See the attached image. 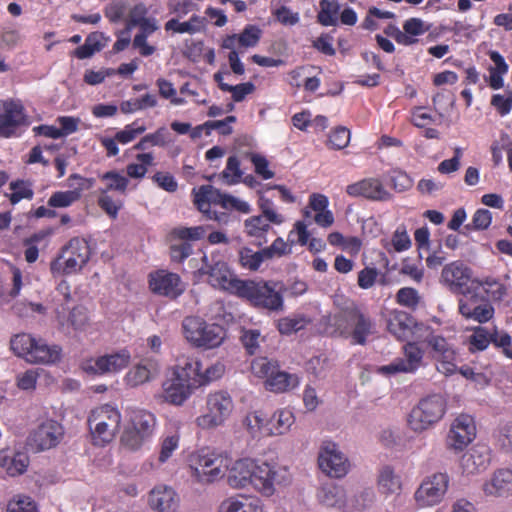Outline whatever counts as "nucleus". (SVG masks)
<instances>
[{"label":"nucleus","mask_w":512,"mask_h":512,"mask_svg":"<svg viewBox=\"0 0 512 512\" xmlns=\"http://www.w3.org/2000/svg\"><path fill=\"white\" fill-rule=\"evenodd\" d=\"M331 324L340 335L351 336L353 343L364 345L375 332V324L370 316L354 302H345L339 312L331 317Z\"/></svg>","instance_id":"1"},{"label":"nucleus","mask_w":512,"mask_h":512,"mask_svg":"<svg viewBox=\"0 0 512 512\" xmlns=\"http://www.w3.org/2000/svg\"><path fill=\"white\" fill-rule=\"evenodd\" d=\"M10 349L18 357L33 364H51L59 360L60 349L28 333H18L10 339Z\"/></svg>","instance_id":"2"},{"label":"nucleus","mask_w":512,"mask_h":512,"mask_svg":"<svg viewBox=\"0 0 512 512\" xmlns=\"http://www.w3.org/2000/svg\"><path fill=\"white\" fill-rule=\"evenodd\" d=\"M447 401L440 394H432L419 400L407 416L411 431L421 434L436 425L445 415Z\"/></svg>","instance_id":"3"},{"label":"nucleus","mask_w":512,"mask_h":512,"mask_svg":"<svg viewBox=\"0 0 512 512\" xmlns=\"http://www.w3.org/2000/svg\"><path fill=\"white\" fill-rule=\"evenodd\" d=\"M184 338L194 347L212 349L222 344L225 330L215 323H207L198 316H187L182 321Z\"/></svg>","instance_id":"4"},{"label":"nucleus","mask_w":512,"mask_h":512,"mask_svg":"<svg viewBox=\"0 0 512 512\" xmlns=\"http://www.w3.org/2000/svg\"><path fill=\"white\" fill-rule=\"evenodd\" d=\"M121 420L120 411L112 405L104 404L92 409L87 422L94 444L110 443L119 431Z\"/></svg>","instance_id":"5"},{"label":"nucleus","mask_w":512,"mask_h":512,"mask_svg":"<svg viewBox=\"0 0 512 512\" xmlns=\"http://www.w3.org/2000/svg\"><path fill=\"white\" fill-rule=\"evenodd\" d=\"M291 481L292 476L287 467L254 460L250 486L263 497H272L277 485L287 486Z\"/></svg>","instance_id":"6"},{"label":"nucleus","mask_w":512,"mask_h":512,"mask_svg":"<svg viewBox=\"0 0 512 512\" xmlns=\"http://www.w3.org/2000/svg\"><path fill=\"white\" fill-rule=\"evenodd\" d=\"M282 288L277 282L242 281L237 295L247 298L256 307L280 311L284 307Z\"/></svg>","instance_id":"7"},{"label":"nucleus","mask_w":512,"mask_h":512,"mask_svg":"<svg viewBox=\"0 0 512 512\" xmlns=\"http://www.w3.org/2000/svg\"><path fill=\"white\" fill-rule=\"evenodd\" d=\"M201 261L198 273L206 276L211 286L237 294L242 280L235 277L220 254H203Z\"/></svg>","instance_id":"8"},{"label":"nucleus","mask_w":512,"mask_h":512,"mask_svg":"<svg viewBox=\"0 0 512 512\" xmlns=\"http://www.w3.org/2000/svg\"><path fill=\"white\" fill-rule=\"evenodd\" d=\"M90 247L84 238H72L62 249L61 254L51 263L54 275H69L79 272L89 261Z\"/></svg>","instance_id":"9"},{"label":"nucleus","mask_w":512,"mask_h":512,"mask_svg":"<svg viewBox=\"0 0 512 512\" xmlns=\"http://www.w3.org/2000/svg\"><path fill=\"white\" fill-rule=\"evenodd\" d=\"M450 476L446 472H435L426 476L413 494L417 508L426 509L440 505L448 492Z\"/></svg>","instance_id":"10"},{"label":"nucleus","mask_w":512,"mask_h":512,"mask_svg":"<svg viewBox=\"0 0 512 512\" xmlns=\"http://www.w3.org/2000/svg\"><path fill=\"white\" fill-rule=\"evenodd\" d=\"M155 424L156 419L152 413L144 410L134 412L121 435L122 448L131 452L138 451L152 435Z\"/></svg>","instance_id":"11"},{"label":"nucleus","mask_w":512,"mask_h":512,"mask_svg":"<svg viewBox=\"0 0 512 512\" xmlns=\"http://www.w3.org/2000/svg\"><path fill=\"white\" fill-rule=\"evenodd\" d=\"M194 203L197 208L207 214L209 219H216V212L210 211V203L220 204L225 209H235L241 213H249L250 205L237 197L229 194L221 193L218 189L211 185L201 186L197 191L194 190Z\"/></svg>","instance_id":"12"},{"label":"nucleus","mask_w":512,"mask_h":512,"mask_svg":"<svg viewBox=\"0 0 512 512\" xmlns=\"http://www.w3.org/2000/svg\"><path fill=\"white\" fill-rule=\"evenodd\" d=\"M206 409V413L196 418V424L201 429H215L222 426L230 417L234 403L227 392L218 391L208 395Z\"/></svg>","instance_id":"13"},{"label":"nucleus","mask_w":512,"mask_h":512,"mask_svg":"<svg viewBox=\"0 0 512 512\" xmlns=\"http://www.w3.org/2000/svg\"><path fill=\"white\" fill-rule=\"evenodd\" d=\"M318 467L328 477L340 479L345 477L351 463L340 446L332 441H324L318 452Z\"/></svg>","instance_id":"14"},{"label":"nucleus","mask_w":512,"mask_h":512,"mask_svg":"<svg viewBox=\"0 0 512 512\" xmlns=\"http://www.w3.org/2000/svg\"><path fill=\"white\" fill-rule=\"evenodd\" d=\"M227 456L217 453H201L193 457L191 470L200 482H213L222 478L228 469Z\"/></svg>","instance_id":"15"},{"label":"nucleus","mask_w":512,"mask_h":512,"mask_svg":"<svg viewBox=\"0 0 512 512\" xmlns=\"http://www.w3.org/2000/svg\"><path fill=\"white\" fill-rule=\"evenodd\" d=\"M476 436L474 419L467 414H461L454 419L447 436V448L454 452L462 451Z\"/></svg>","instance_id":"16"},{"label":"nucleus","mask_w":512,"mask_h":512,"mask_svg":"<svg viewBox=\"0 0 512 512\" xmlns=\"http://www.w3.org/2000/svg\"><path fill=\"white\" fill-rule=\"evenodd\" d=\"M63 437V426L56 420L47 419L31 432L28 441L37 451H44L56 447Z\"/></svg>","instance_id":"17"},{"label":"nucleus","mask_w":512,"mask_h":512,"mask_svg":"<svg viewBox=\"0 0 512 512\" xmlns=\"http://www.w3.org/2000/svg\"><path fill=\"white\" fill-rule=\"evenodd\" d=\"M377 485L381 495L385 499L393 496V500L388 503V510L395 511L402 506L401 493L403 482L400 474L392 466H384L379 470Z\"/></svg>","instance_id":"18"},{"label":"nucleus","mask_w":512,"mask_h":512,"mask_svg":"<svg viewBox=\"0 0 512 512\" xmlns=\"http://www.w3.org/2000/svg\"><path fill=\"white\" fill-rule=\"evenodd\" d=\"M346 193L352 197H363L377 202H388L393 199V194L385 188L380 179L375 177L349 184L346 187Z\"/></svg>","instance_id":"19"},{"label":"nucleus","mask_w":512,"mask_h":512,"mask_svg":"<svg viewBox=\"0 0 512 512\" xmlns=\"http://www.w3.org/2000/svg\"><path fill=\"white\" fill-rule=\"evenodd\" d=\"M428 345L432 348L437 370L446 376L454 374L457 369V355L452 345L445 338L437 335L429 337Z\"/></svg>","instance_id":"20"},{"label":"nucleus","mask_w":512,"mask_h":512,"mask_svg":"<svg viewBox=\"0 0 512 512\" xmlns=\"http://www.w3.org/2000/svg\"><path fill=\"white\" fill-rule=\"evenodd\" d=\"M149 285L152 292L171 299L177 298L185 290L179 275L164 270L151 274Z\"/></svg>","instance_id":"21"},{"label":"nucleus","mask_w":512,"mask_h":512,"mask_svg":"<svg viewBox=\"0 0 512 512\" xmlns=\"http://www.w3.org/2000/svg\"><path fill=\"white\" fill-rule=\"evenodd\" d=\"M131 360V355L127 350L117 353L104 355L97 359L90 360L84 365V370L95 374L116 373L126 368Z\"/></svg>","instance_id":"22"},{"label":"nucleus","mask_w":512,"mask_h":512,"mask_svg":"<svg viewBox=\"0 0 512 512\" xmlns=\"http://www.w3.org/2000/svg\"><path fill=\"white\" fill-rule=\"evenodd\" d=\"M24 108L14 101H0V136L10 137L14 130L25 124Z\"/></svg>","instance_id":"23"},{"label":"nucleus","mask_w":512,"mask_h":512,"mask_svg":"<svg viewBox=\"0 0 512 512\" xmlns=\"http://www.w3.org/2000/svg\"><path fill=\"white\" fill-rule=\"evenodd\" d=\"M55 314L56 320L63 330L72 328L75 331H83L89 325L88 311L83 306H76L70 310L61 304L56 308Z\"/></svg>","instance_id":"24"},{"label":"nucleus","mask_w":512,"mask_h":512,"mask_svg":"<svg viewBox=\"0 0 512 512\" xmlns=\"http://www.w3.org/2000/svg\"><path fill=\"white\" fill-rule=\"evenodd\" d=\"M70 186H75L73 190L58 191L51 195L48 205L54 208L68 207L81 197V191L89 189L92 181L84 179L79 175H71L69 177Z\"/></svg>","instance_id":"25"},{"label":"nucleus","mask_w":512,"mask_h":512,"mask_svg":"<svg viewBox=\"0 0 512 512\" xmlns=\"http://www.w3.org/2000/svg\"><path fill=\"white\" fill-rule=\"evenodd\" d=\"M482 490L489 497H508L512 495V470L500 468L483 483Z\"/></svg>","instance_id":"26"},{"label":"nucleus","mask_w":512,"mask_h":512,"mask_svg":"<svg viewBox=\"0 0 512 512\" xmlns=\"http://www.w3.org/2000/svg\"><path fill=\"white\" fill-rule=\"evenodd\" d=\"M252 459H238L234 462H228L227 483L234 489H242L250 486L253 475Z\"/></svg>","instance_id":"27"},{"label":"nucleus","mask_w":512,"mask_h":512,"mask_svg":"<svg viewBox=\"0 0 512 512\" xmlns=\"http://www.w3.org/2000/svg\"><path fill=\"white\" fill-rule=\"evenodd\" d=\"M489 463L490 454L488 448L476 445L462 455L460 467L463 474L473 475L485 470Z\"/></svg>","instance_id":"28"},{"label":"nucleus","mask_w":512,"mask_h":512,"mask_svg":"<svg viewBox=\"0 0 512 512\" xmlns=\"http://www.w3.org/2000/svg\"><path fill=\"white\" fill-rule=\"evenodd\" d=\"M262 31L255 25H247L239 34L226 36L222 40L221 47L223 49H234L240 52L241 49L255 47L261 38Z\"/></svg>","instance_id":"29"},{"label":"nucleus","mask_w":512,"mask_h":512,"mask_svg":"<svg viewBox=\"0 0 512 512\" xmlns=\"http://www.w3.org/2000/svg\"><path fill=\"white\" fill-rule=\"evenodd\" d=\"M195 385L178 379L173 374L172 378L163 384V393L161 397L164 401L173 405H182L191 395Z\"/></svg>","instance_id":"30"},{"label":"nucleus","mask_w":512,"mask_h":512,"mask_svg":"<svg viewBox=\"0 0 512 512\" xmlns=\"http://www.w3.org/2000/svg\"><path fill=\"white\" fill-rule=\"evenodd\" d=\"M173 374L181 381L197 386L198 378L201 376V363L190 355L180 354L176 358Z\"/></svg>","instance_id":"31"},{"label":"nucleus","mask_w":512,"mask_h":512,"mask_svg":"<svg viewBox=\"0 0 512 512\" xmlns=\"http://www.w3.org/2000/svg\"><path fill=\"white\" fill-rule=\"evenodd\" d=\"M459 312L467 319H472L478 323H486L492 319L494 308L488 302L478 304L473 298L462 299L459 304Z\"/></svg>","instance_id":"32"},{"label":"nucleus","mask_w":512,"mask_h":512,"mask_svg":"<svg viewBox=\"0 0 512 512\" xmlns=\"http://www.w3.org/2000/svg\"><path fill=\"white\" fill-rule=\"evenodd\" d=\"M442 280L454 292H463V287L470 279L469 269L460 262L446 265L441 274Z\"/></svg>","instance_id":"33"},{"label":"nucleus","mask_w":512,"mask_h":512,"mask_svg":"<svg viewBox=\"0 0 512 512\" xmlns=\"http://www.w3.org/2000/svg\"><path fill=\"white\" fill-rule=\"evenodd\" d=\"M149 505L156 512H170L177 505L176 493L170 487L158 486L150 492Z\"/></svg>","instance_id":"34"},{"label":"nucleus","mask_w":512,"mask_h":512,"mask_svg":"<svg viewBox=\"0 0 512 512\" xmlns=\"http://www.w3.org/2000/svg\"><path fill=\"white\" fill-rule=\"evenodd\" d=\"M158 374L157 364L154 362L139 363L132 367L125 375L124 381L130 387H137L155 378Z\"/></svg>","instance_id":"35"},{"label":"nucleus","mask_w":512,"mask_h":512,"mask_svg":"<svg viewBox=\"0 0 512 512\" xmlns=\"http://www.w3.org/2000/svg\"><path fill=\"white\" fill-rule=\"evenodd\" d=\"M317 500L326 507H345L346 491L345 489L333 483L322 485L317 491Z\"/></svg>","instance_id":"36"},{"label":"nucleus","mask_w":512,"mask_h":512,"mask_svg":"<svg viewBox=\"0 0 512 512\" xmlns=\"http://www.w3.org/2000/svg\"><path fill=\"white\" fill-rule=\"evenodd\" d=\"M29 465V457L25 453H10L7 450L0 451V468L5 469L9 476H17L24 473Z\"/></svg>","instance_id":"37"},{"label":"nucleus","mask_w":512,"mask_h":512,"mask_svg":"<svg viewBox=\"0 0 512 512\" xmlns=\"http://www.w3.org/2000/svg\"><path fill=\"white\" fill-rule=\"evenodd\" d=\"M294 422L295 417L290 410H278L268 419L266 435H284L290 431Z\"/></svg>","instance_id":"38"},{"label":"nucleus","mask_w":512,"mask_h":512,"mask_svg":"<svg viewBox=\"0 0 512 512\" xmlns=\"http://www.w3.org/2000/svg\"><path fill=\"white\" fill-rule=\"evenodd\" d=\"M264 505L258 498L230 497L220 505V512H263Z\"/></svg>","instance_id":"39"},{"label":"nucleus","mask_w":512,"mask_h":512,"mask_svg":"<svg viewBox=\"0 0 512 512\" xmlns=\"http://www.w3.org/2000/svg\"><path fill=\"white\" fill-rule=\"evenodd\" d=\"M266 388L270 391L282 393L290 391L299 385V378L295 374L280 371L278 368L265 382Z\"/></svg>","instance_id":"40"},{"label":"nucleus","mask_w":512,"mask_h":512,"mask_svg":"<svg viewBox=\"0 0 512 512\" xmlns=\"http://www.w3.org/2000/svg\"><path fill=\"white\" fill-rule=\"evenodd\" d=\"M413 319L403 311L393 312L387 323V328L396 338L400 340L406 339L410 332Z\"/></svg>","instance_id":"41"},{"label":"nucleus","mask_w":512,"mask_h":512,"mask_svg":"<svg viewBox=\"0 0 512 512\" xmlns=\"http://www.w3.org/2000/svg\"><path fill=\"white\" fill-rule=\"evenodd\" d=\"M270 225L262 216H252L244 221V231L249 237L258 239L257 244L262 245L266 242L265 235L269 231Z\"/></svg>","instance_id":"42"},{"label":"nucleus","mask_w":512,"mask_h":512,"mask_svg":"<svg viewBox=\"0 0 512 512\" xmlns=\"http://www.w3.org/2000/svg\"><path fill=\"white\" fill-rule=\"evenodd\" d=\"M268 419L260 411H253L246 415L243 424L252 437L266 435Z\"/></svg>","instance_id":"43"},{"label":"nucleus","mask_w":512,"mask_h":512,"mask_svg":"<svg viewBox=\"0 0 512 512\" xmlns=\"http://www.w3.org/2000/svg\"><path fill=\"white\" fill-rule=\"evenodd\" d=\"M423 351L415 343H407L404 346V358H399L407 373L416 371L422 364Z\"/></svg>","instance_id":"44"},{"label":"nucleus","mask_w":512,"mask_h":512,"mask_svg":"<svg viewBox=\"0 0 512 512\" xmlns=\"http://www.w3.org/2000/svg\"><path fill=\"white\" fill-rule=\"evenodd\" d=\"M338 0H321L320 11L317 15L319 23L324 26H333L337 22L339 12Z\"/></svg>","instance_id":"45"},{"label":"nucleus","mask_w":512,"mask_h":512,"mask_svg":"<svg viewBox=\"0 0 512 512\" xmlns=\"http://www.w3.org/2000/svg\"><path fill=\"white\" fill-rule=\"evenodd\" d=\"M157 105V98L155 95L146 94L141 98H135L127 101H123L120 104V110L124 114L134 113L138 110L146 108H152Z\"/></svg>","instance_id":"46"},{"label":"nucleus","mask_w":512,"mask_h":512,"mask_svg":"<svg viewBox=\"0 0 512 512\" xmlns=\"http://www.w3.org/2000/svg\"><path fill=\"white\" fill-rule=\"evenodd\" d=\"M428 30L424 22L419 18H410L405 21L403 25L402 34L409 38V43H402V45L410 46L418 42L417 36L423 35Z\"/></svg>","instance_id":"47"},{"label":"nucleus","mask_w":512,"mask_h":512,"mask_svg":"<svg viewBox=\"0 0 512 512\" xmlns=\"http://www.w3.org/2000/svg\"><path fill=\"white\" fill-rule=\"evenodd\" d=\"M375 494L371 489H365L360 491L358 494L346 498L345 507L353 512V511H361L371 505L374 501Z\"/></svg>","instance_id":"48"},{"label":"nucleus","mask_w":512,"mask_h":512,"mask_svg":"<svg viewBox=\"0 0 512 512\" xmlns=\"http://www.w3.org/2000/svg\"><path fill=\"white\" fill-rule=\"evenodd\" d=\"M239 260L244 268L257 270L261 263L267 260V258L263 253V249L254 252L252 249L245 247L242 248L239 252Z\"/></svg>","instance_id":"49"},{"label":"nucleus","mask_w":512,"mask_h":512,"mask_svg":"<svg viewBox=\"0 0 512 512\" xmlns=\"http://www.w3.org/2000/svg\"><path fill=\"white\" fill-rule=\"evenodd\" d=\"M309 323L303 315L284 317L278 321L277 327L281 334H291L303 329Z\"/></svg>","instance_id":"50"},{"label":"nucleus","mask_w":512,"mask_h":512,"mask_svg":"<svg viewBox=\"0 0 512 512\" xmlns=\"http://www.w3.org/2000/svg\"><path fill=\"white\" fill-rule=\"evenodd\" d=\"M243 173L240 169V161L236 156H230L227 160L226 168L219 177L227 184L234 185L238 183Z\"/></svg>","instance_id":"51"},{"label":"nucleus","mask_w":512,"mask_h":512,"mask_svg":"<svg viewBox=\"0 0 512 512\" xmlns=\"http://www.w3.org/2000/svg\"><path fill=\"white\" fill-rule=\"evenodd\" d=\"M136 159L138 163L127 166V174L132 178H142L147 172V167L153 165V156L151 153H143L138 154Z\"/></svg>","instance_id":"52"},{"label":"nucleus","mask_w":512,"mask_h":512,"mask_svg":"<svg viewBox=\"0 0 512 512\" xmlns=\"http://www.w3.org/2000/svg\"><path fill=\"white\" fill-rule=\"evenodd\" d=\"M492 332H489L484 327H476L473 334L469 337V343L471 345L470 350H485L491 343Z\"/></svg>","instance_id":"53"},{"label":"nucleus","mask_w":512,"mask_h":512,"mask_svg":"<svg viewBox=\"0 0 512 512\" xmlns=\"http://www.w3.org/2000/svg\"><path fill=\"white\" fill-rule=\"evenodd\" d=\"M389 246L396 252H402L411 247V240L404 226H399L393 233L391 241L385 246L388 251H390Z\"/></svg>","instance_id":"54"},{"label":"nucleus","mask_w":512,"mask_h":512,"mask_svg":"<svg viewBox=\"0 0 512 512\" xmlns=\"http://www.w3.org/2000/svg\"><path fill=\"white\" fill-rule=\"evenodd\" d=\"M6 512H37V507L30 497L17 495L8 502Z\"/></svg>","instance_id":"55"},{"label":"nucleus","mask_w":512,"mask_h":512,"mask_svg":"<svg viewBox=\"0 0 512 512\" xmlns=\"http://www.w3.org/2000/svg\"><path fill=\"white\" fill-rule=\"evenodd\" d=\"M350 142V131L344 127H336L329 135L328 145L332 149L341 150L348 146Z\"/></svg>","instance_id":"56"},{"label":"nucleus","mask_w":512,"mask_h":512,"mask_svg":"<svg viewBox=\"0 0 512 512\" xmlns=\"http://www.w3.org/2000/svg\"><path fill=\"white\" fill-rule=\"evenodd\" d=\"M397 302L408 308H416L421 300L418 291L411 287L401 288L396 295Z\"/></svg>","instance_id":"57"},{"label":"nucleus","mask_w":512,"mask_h":512,"mask_svg":"<svg viewBox=\"0 0 512 512\" xmlns=\"http://www.w3.org/2000/svg\"><path fill=\"white\" fill-rule=\"evenodd\" d=\"M277 366L269 361L267 358H257L252 361V373L259 378H270L273 375Z\"/></svg>","instance_id":"58"},{"label":"nucleus","mask_w":512,"mask_h":512,"mask_svg":"<svg viewBox=\"0 0 512 512\" xmlns=\"http://www.w3.org/2000/svg\"><path fill=\"white\" fill-rule=\"evenodd\" d=\"M259 207L262 212L261 216L266 220L267 223L270 222L276 225H280L284 222V216L276 211L271 200L261 198Z\"/></svg>","instance_id":"59"},{"label":"nucleus","mask_w":512,"mask_h":512,"mask_svg":"<svg viewBox=\"0 0 512 512\" xmlns=\"http://www.w3.org/2000/svg\"><path fill=\"white\" fill-rule=\"evenodd\" d=\"M390 185L396 192L402 193L413 186V180L406 172L394 170L390 175Z\"/></svg>","instance_id":"60"},{"label":"nucleus","mask_w":512,"mask_h":512,"mask_svg":"<svg viewBox=\"0 0 512 512\" xmlns=\"http://www.w3.org/2000/svg\"><path fill=\"white\" fill-rule=\"evenodd\" d=\"M102 180L106 182V187L103 190H107V192L115 190L124 193L129 182L125 176L115 172L105 173Z\"/></svg>","instance_id":"61"},{"label":"nucleus","mask_w":512,"mask_h":512,"mask_svg":"<svg viewBox=\"0 0 512 512\" xmlns=\"http://www.w3.org/2000/svg\"><path fill=\"white\" fill-rule=\"evenodd\" d=\"M491 105L501 114L506 115L512 109V91L504 90L503 93L494 94L491 98Z\"/></svg>","instance_id":"62"},{"label":"nucleus","mask_w":512,"mask_h":512,"mask_svg":"<svg viewBox=\"0 0 512 512\" xmlns=\"http://www.w3.org/2000/svg\"><path fill=\"white\" fill-rule=\"evenodd\" d=\"M291 250L292 245L279 237L271 244V246L264 248L263 253L268 260L290 254Z\"/></svg>","instance_id":"63"},{"label":"nucleus","mask_w":512,"mask_h":512,"mask_svg":"<svg viewBox=\"0 0 512 512\" xmlns=\"http://www.w3.org/2000/svg\"><path fill=\"white\" fill-rule=\"evenodd\" d=\"M499 446L505 451H512V420L502 423L496 435Z\"/></svg>","instance_id":"64"}]
</instances>
